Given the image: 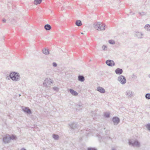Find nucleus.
Segmentation results:
<instances>
[{"label":"nucleus","mask_w":150,"mask_h":150,"mask_svg":"<svg viewBox=\"0 0 150 150\" xmlns=\"http://www.w3.org/2000/svg\"><path fill=\"white\" fill-rule=\"evenodd\" d=\"M9 77L10 79L14 81H18L21 79L19 73L15 71L11 72L9 75Z\"/></svg>","instance_id":"nucleus-1"},{"label":"nucleus","mask_w":150,"mask_h":150,"mask_svg":"<svg viewBox=\"0 0 150 150\" xmlns=\"http://www.w3.org/2000/svg\"><path fill=\"white\" fill-rule=\"evenodd\" d=\"M128 144L129 146L133 147H139L140 146V142L137 139H130L129 140Z\"/></svg>","instance_id":"nucleus-2"},{"label":"nucleus","mask_w":150,"mask_h":150,"mask_svg":"<svg viewBox=\"0 0 150 150\" xmlns=\"http://www.w3.org/2000/svg\"><path fill=\"white\" fill-rule=\"evenodd\" d=\"M128 144L129 146L133 147H139L140 146V142L137 139H130L129 140Z\"/></svg>","instance_id":"nucleus-3"},{"label":"nucleus","mask_w":150,"mask_h":150,"mask_svg":"<svg viewBox=\"0 0 150 150\" xmlns=\"http://www.w3.org/2000/svg\"><path fill=\"white\" fill-rule=\"evenodd\" d=\"M53 81L51 79L49 78H46L43 82V86L46 88H49L53 84Z\"/></svg>","instance_id":"nucleus-4"},{"label":"nucleus","mask_w":150,"mask_h":150,"mask_svg":"<svg viewBox=\"0 0 150 150\" xmlns=\"http://www.w3.org/2000/svg\"><path fill=\"white\" fill-rule=\"evenodd\" d=\"M95 28L97 30H104L105 29V25L100 22H98L94 24Z\"/></svg>","instance_id":"nucleus-5"},{"label":"nucleus","mask_w":150,"mask_h":150,"mask_svg":"<svg viewBox=\"0 0 150 150\" xmlns=\"http://www.w3.org/2000/svg\"><path fill=\"white\" fill-rule=\"evenodd\" d=\"M69 126L70 128L74 132L77 131L79 127L77 123L76 122H73L70 124Z\"/></svg>","instance_id":"nucleus-6"},{"label":"nucleus","mask_w":150,"mask_h":150,"mask_svg":"<svg viewBox=\"0 0 150 150\" xmlns=\"http://www.w3.org/2000/svg\"><path fill=\"white\" fill-rule=\"evenodd\" d=\"M117 80L122 84H125L126 82V78L124 76H119L117 78Z\"/></svg>","instance_id":"nucleus-7"},{"label":"nucleus","mask_w":150,"mask_h":150,"mask_svg":"<svg viewBox=\"0 0 150 150\" xmlns=\"http://www.w3.org/2000/svg\"><path fill=\"white\" fill-rule=\"evenodd\" d=\"M10 141V135L7 134L4 136L3 138V141L5 144L9 143Z\"/></svg>","instance_id":"nucleus-8"},{"label":"nucleus","mask_w":150,"mask_h":150,"mask_svg":"<svg viewBox=\"0 0 150 150\" xmlns=\"http://www.w3.org/2000/svg\"><path fill=\"white\" fill-rule=\"evenodd\" d=\"M112 121L114 125H117L120 122V118L117 117H113L112 118Z\"/></svg>","instance_id":"nucleus-9"},{"label":"nucleus","mask_w":150,"mask_h":150,"mask_svg":"<svg viewBox=\"0 0 150 150\" xmlns=\"http://www.w3.org/2000/svg\"><path fill=\"white\" fill-rule=\"evenodd\" d=\"M106 64L108 66L112 67L115 65L114 62L111 60H108L105 62Z\"/></svg>","instance_id":"nucleus-10"},{"label":"nucleus","mask_w":150,"mask_h":150,"mask_svg":"<svg viewBox=\"0 0 150 150\" xmlns=\"http://www.w3.org/2000/svg\"><path fill=\"white\" fill-rule=\"evenodd\" d=\"M22 110L23 112L26 114H30L32 113L31 110L28 107H25L24 108H23Z\"/></svg>","instance_id":"nucleus-11"},{"label":"nucleus","mask_w":150,"mask_h":150,"mask_svg":"<svg viewBox=\"0 0 150 150\" xmlns=\"http://www.w3.org/2000/svg\"><path fill=\"white\" fill-rule=\"evenodd\" d=\"M92 116L94 120H95L97 118H99L100 117V115L96 113L95 111H92Z\"/></svg>","instance_id":"nucleus-12"},{"label":"nucleus","mask_w":150,"mask_h":150,"mask_svg":"<svg viewBox=\"0 0 150 150\" xmlns=\"http://www.w3.org/2000/svg\"><path fill=\"white\" fill-rule=\"evenodd\" d=\"M123 70L122 69L117 68L115 70V73L117 74L120 75L123 73Z\"/></svg>","instance_id":"nucleus-13"},{"label":"nucleus","mask_w":150,"mask_h":150,"mask_svg":"<svg viewBox=\"0 0 150 150\" xmlns=\"http://www.w3.org/2000/svg\"><path fill=\"white\" fill-rule=\"evenodd\" d=\"M96 90L101 93H104L105 92V90L100 86L98 87L97 88Z\"/></svg>","instance_id":"nucleus-14"},{"label":"nucleus","mask_w":150,"mask_h":150,"mask_svg":"<svg viewBox=\"0 0 150 150\" xmlns=\"http://www.w3.org/2000/svg\"><path fill=\"white\" fill-rule=\"evenodd\" d=\"M126 95L128 97L131 98L132 97V92L130 91H127L126 92Z\"/></svg>","instance_id":"nucleus-15"},{"label":"nucleus","mask_w":150,"mask_h":150,"mask_svg":"<svg viewBox=\"0 0 150 150\" xmlns=\"http://www.w3.org/2000/svg\"><path fill=\"white\" fill-rule=\"evenodd\" d=\"M69 92L71 94L74 96H77L78 95V93L76 92L73 90V89H70L69 90Z\"/></svg>","instance_id":"nucleus-16"},{"label":"nucleus","mask_w":150,"mask_h":150,"mask_svg":"<svg viewBox=\"0 0 150 150\" xmlns=\"http://www.w3.org/2000/svg\"><path fill=\"white\" fill-rule=\"evenodd\" d=\"M83 105L81 104H76V110H81L83 108Z\"/></svg>","instance_id":"nucleus-17"},{"label":"nucleus","mask_w":150,"mask_h":150,"mask_svg":"<svg viewBox=\"0 0 150 150\" xmlns=\"http://www.w3.org/2000/svg\"><path fill=\"white\" fill-rule=\"evenodd\" d=\"M78 79L81 82H83L85 80V78L83 76L79 75L78 76Z\"/></svg>","instance_id":"nucleus-18"},{"label":"nucleus","mask_w":150,"mask_h":150,"mask_svg":"<svg viewBox=\"0 0 150 150\" xmlns=\"http://www.w3.org/2000/svg\"><path fill=\"white\" fill-rule=\"evenodd\" d=\"M45 29L47 30H50L51 29V27L50 25L48 24L45 25L44 26Z\"/></svg>","instance_id":"nucleus-19"},{"label":"nucleus","mask_w":150,"mask_h":150,"mask_svg":"<svg viewBox=\"0 0 150 150\" xmlns=\"http://www.w3.org/2000/svg\"><path fill=\"white\" fill-rule=\"evenodd\" d=\"M143 34L141 32H137L136 35L139 38H142V36Z\"/></svg>","instance_id":"nucleus-20"},{"label":"nucleus","mask_w":150,"mask_h":150,"mask_svg":"<svg viewBox=\"0 0 150 150\" xmlns=\"http://www.w3.org/2000/svg\"><path fill=\"white\" fill-rule=\"evenodd\" d=\"M75 24L78 26H80L82 25V24L81 21L80 20H77L76 21Z\"/></svg>","instance_id":"nucleus-21"},{"label":"nucleus","mask_w":150,"mask_h":150,"mask_svg":"<svg viewBox=\"0 0 150 150\" xmlns=\"http://www.w3.org/2000/svg\"><path fill=\"white\" fill-rule=\"evenodd\" d=\"M145 29L147 31H150V25L147 24L144 26Z\"/></svg>","instance_id":"nucleus-22"},{"label":"nucleus","mask_w":150,"mask_h":150,"mask_svg":"<svg viewBox=\"0 0 150 150\" xmlns=\"http://www.w3.org/2000/svg\"><path fill=\"white\" fill-rule=\"evenodd\" d=\"M42 0H35L34 4L35 5L40 4L42 2Z\"/></svg>","instance_id":"nucleus-23"},{"label":"nucleus","mask_w":150,"mask_h":150,"mask_svg":"<svg viewBox=\"0 0 150 150\" xmlns=\"http://www.w3.org/2000/svg\"><path fill=\"white\" fill-rule=\"evenodd\" d=\"M42 52L45 54H49V50L48 49H45L43 50Z\"/></svg>","instance_id":"nucleus-24"},{"label":"nucleus","mask_w":150,"mask_h":150,"mask_svg":"<svg viewBox=\"0 0 150 150\" xmlns=\"http://www.w3.org/2000/svg\"><path fill=\"white\" fill-rule=\"evenodd\" d=\"M104 116L107 118H109L110 116V113L109 112H105L104 113Z\"/></svg>","instance_id":"nucleus-25"},{"label":"nucleus","mask_w":150,"mask_h":150,"mask_svg":"<svg viewBox=\"0 0 150 150\" xmlns=\"http://www.w3.org/2000/svg\"><path fill=\"white\" fill-rule=\"evenodd\" d=\"M53 138L55 140H58L59 138V136L58 135L55 134H53Z\"/></svg>","instance_id":"nucleus-26"},{"label":"nucleus","mask_w":150,"mask_h":150,"mask_svg":"<svg viewBox=\"0 0 150 150\" xmlns=\"http://www.w3.org/2000/svg\"><path fill=\"white\" fill-rule=\"evenodd\" d=\"M145 97L146 99L148 100L150 99V93H146L145 96Z\"/></svg>","instance_id":"nucleus-27"},{"label":"nucleus","mask_w":150,"mask_h":150,"mask_svg":"<svg viewBox=\"0 0 150 150\" xmlns=\"http://www.w3.org/2000/svg\"><path fill=\"white\" fill-rule=\"evenodd\" d=\"M145 126L147 129L150 132V124L149 123L145 125Z\"/></svg>","instance_id":"nucleus-28"},{"label":"nucleus","mask_w":150,"mask_h":150,"mask_svg":"<svg viewBox=\"0 0 150 150\" xmlns=\"http://www.w3.org/2000/svg\"><path fill=\"white\" fill-rule=\"evenodd\" d=\"M109 43L112 45H114L115 43V41L113 40H109L108 41Z\"/></svg>","instance_id":"nucleus-29"},{"label":"nucleus","mask_w":150,"mask_h":150,"mask_svg":"<svg viewBox=\"0 0 150 150\" xmlns=\"http://www.w3.org/2000/svg\"><path fill=\"white\" fill-rule=\"evenodd\" d=\"M16 137L14 135H11V136L10 135V140L11 139L13 140L15 139H16Z\"/></svg>","instance_id":"nucleus-30"},{"label":"nucleus","mask_w":150,"mask_h":150,"mask_svg":"<svg viewBox=\"0 0 150 150\" xmlns=\"http://www.w3.org/2000/svg\"><path fill=\"white\" fill-rule=\"evenodd\" d=\"M102 48L103 49V50L106 51L107 50V47L106 46H105V45H103L102 46Z\"/></svg>","instance_id":"nucleus-31"},{"label":"nucleus","mask_w":150,"mask_h":150,"mask_svg":"<svg viewBox=\"0 0 150 150\" xmlns=\"http://www.w3.org/2000/svg\"><path fill=\"white\" fill-rule=\"evenodd\" d=\"M87 150H97V149L94 147L88 148Z\"/></svg>","instance_id":"nucleus-32"},{"label":"nucleus","mask_w":150,"mask_h":150,"mask_svg":"<svg viewBox=\"0 0 150 150\" xmlns=\"http://www.w3.org/2000/svg\"><path fill=\"white\" fill-rule=\"evenodd\" d=\"M53 89L55 91H58L59 90V88L57 87H54L53 88Z\"/></svg>","instance_id":"nucleus-33"},{"label":"nucleus","mask_w":150,"mask_h":150,"mask_svg":"<svg viewBox=\"0 0 150 150\" xmlns=\"http://www.w3.org/2000/svg\"><path fill=\"white\" fill-rule=\"evenodd\" d=\"M52 65L54 67H56L57 66V64L55 62H54L52 63Z\"/></svg>","instance_id":"nucleus-34"},{"label":"nucleus","mask_w":150,"mask_h":150,"mask_svg":"<svg viewBox=\"0 0 150 150\" xmlns=\"http://www.w3.org/2000/svg\"><path fill=\"white\" fill-rule=\"evenodd\" d=\"M2 21L4 22V23H5L6 22V20L5 19V18H3L2 20Z\"/></svg>","instance_id":"nucleus-35"},{"label":"nucleus","mask_w":150,"mask_h":150,"mask_svg":"<svg viewBox=\"0 0 150 150\" xmlns=\"http://www.w3.org/2000/svg\"><path fill=\"white\" fill-rule=\"evenodd\" d=\"M139 13L140 15H144V12H142V13H140V12H139Z\"/></svg>","instance_id":"nucleus-36"},{"label":"nucleus","mask_w":150,"mask_h":150,"mask_svg":"<svg viewBox=\"0 0 150 150\" xmlns=\"http://www.w3.org/2000/svg\"><path fill=\"white\" fill-rule=\"evenodd\" d=\"M6 79H8V80H9L10 79V78L9 77V76H7Z\"/></svg>","instance_id":"nucleus-37"},{"label":"nucleus","mask_w":150,"mask_h":150,"mask_svg":"<svg viewBox=\"0 0 150 150\" xmlns=\"http://www.w3.org/2000/svg\"><path fill=\"white\" fill-rule=\"evenodd\" d=\"M21 150H26L24 148H23Z\"/></svg>","instance_id":"nucleus-38"},{"label":"nucleus","mask_w":150,"mask_h":150,"mask_svg":"<svg viewBox=\"0 0 150 150\" xmlns=\"http://www.w3.org/2000/svg\"><path fill=\"white\" fill-rule=\"evenodd\" d=\"M63 8H64V7H62V10H63Z\"/></svg>","instance_id":"nucleus-39"},{"label":"nucleus","mask_w":150,"mask_h":150,"mask_svg":"<svg viewBox=\"0 0 150 150\" xmlns=\"http://www.w3.org/2000/svg\"><path fill=\"white\" fill-rule=\"evenodd\" d=\"M148 76H149V78H150V74Z\"/></svg>","instance_id":"nucleus-40"},{"label":"nucleus","mask_w":150,"mask_h":150,"mask_svg":"<svg viewBox=\"0 0 150 150\" xmlns=\"http://www.w3.org/2000/svg\"><path fill=\"white\" fill-rule=\"evenodd\" d=\"M112 150H115V149H113Z\"/></svg>","instance_id":"nucleus-41"},{"label":"nucleus","mask_w":150,"mask_h":150,"mask_svg":"<svg viewBox=\"0 0 150 150\" xmlns=\"http://www.w3.org/2000/svg\"><path fill=\"white\" fill-rule=\"evenodd\" d=\"M81 34H83V33H81Z\"/></svg>","instance_id":"nucleus-42"},{"label":"nucleus","mask_w":150,"mask_h":150,"mask_svg":"<svg viewBox=\"0 0 150 150\" xmlns=\"http://www.w3.org/2000/svg\"><path fill=\"white\" fill-rule=\"evenodd\" d=\"M109 138L110 139H111V138H110V137H109Z\"/></svg>","instance_id":"nucleus-43"},{"label":"nucleus","mask_w":150,"mask_h":150,"mask_svg":"<svg viewBox=\"0 0 150 150\" xmlns=\"http://www.w3.org/2000/svg\"><path fill=\"white\" fill-rule=\"evenodd\" d=\"M134 13H133L132 14L134 15Z\"/></svg>","instance_id":"nucleus-44"},{"label":"nucleus","mask_w":150,"mask_h":150,"mask_svg":"<svg viewBox=\"0 0 150 150\" xmlns=\"http://www.w3.org/2000/svg\"><path fill=\"white\" fill-rule=\"evenodd\" d=\"M133 76H134V74H133Z\"/></svg>","instance_id":"nucleus-45"}]
</instances>
